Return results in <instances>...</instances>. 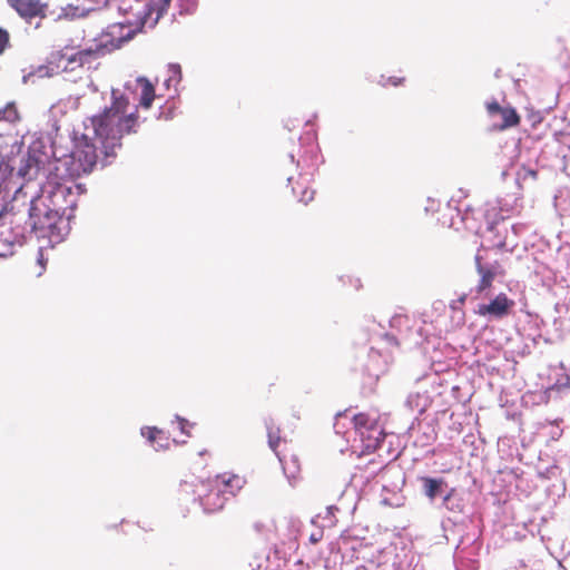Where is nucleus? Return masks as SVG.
Returning <instances> with one entry per match:
<instances>
[{
  "mask_svg": "<svg viewBox=\"0 0 570 570\" xmlns=\"http://www.w3.org/2000/svg\"><path fill=\"white\" fill-rule=\"evenodd\" d=\"M9 6L26 20L46 17L47 3L40 0H7Z\"/></svg>",
  "mask_w": 570,
  "mask_h": 570,
  "instance_id": "11",
  "label": "nucleus"
},
{
  "mask_svg": "<svg viewBox=\"0 0 570 570\" xmlns=\"http://www.w3.org/2000/svg\"><path fill=\"white\" fill-rule=\"evenodd\" d=\"M134 31H129L126 37H121L118 42H121V40L131 38Z\"/></svg>",
  "mask_w": 570,
  "mask_h": 570,
  "instance_id": "25",
  "label": "nucleus"
},
{
  "mask_svg": "<svg viewBox=\"0 0 570 570\" xmlns=\"http://www.w3.org/2000/svg\"><path fill=\"white\" fill-rule=\"evenodd\" d=\"M0 255H3L2 253H0Z\"/></svg>",
  "mask_w": 570,
  "mask_h": 570,
  "instance_id": "27",
  "label": "nucleus"
},
{
  "mask_svg": "<svg viewBox=\"0 0 570 570\" xmlns=\"http://www.w3.org/2000/svg\"><path fill=\"white\" fill-rule=\"evenodd\" d=\"M293 193L298 197L299 202L305 205L313 200L315 190L311 187L306 186L303 183L297 181L296 185L292 187Z\"/></svg>",
  "mask_w": 570,
  "mask_h": 570,
  "instance_id": "17",
  "label": "nucleus"
},
{
  "mask_svg": "<svg viewBox=\"0 0 570 570\" xmlns=\"http://www.w3.org/2000/svg\"><path fill=\"white\" fill-rule=\"evenodd\" d=\"M102 51L104 47L83 49L77 52H69V50L56 51L51 53L49 63L61 71H73L77 67L90 63Z\"/></svg>",
  "mask_w": 570,
  "mask_h": 570,
  "instance_id": "5",
  "label": "nucleus"
},
{
  "mask_svg": "<svg viewBox=\"0 0 570 570\" xmlns=\"http://www.w3.org/2000/svg\"><path fill=\"white\" fill-rule=\"evenodd\" d=\"M485 108L490 117L501 116L502 122L497 126L498 130L502 131L520 125L521 117L513 107H502L498 101H491L485 105Z\"/></svg>",
  "mask_w": 570,
  "mask_h": 570,
  "instance_id": "10",
  "label": "nucleus"
},
{
  "mask_svg": "<svg viewBox=\"0 0 570 570\" xmlns=\"http://www.w3.org/2000/svg\"><path fill=\"white\" fill-rule=\"evenodd\" d=\"M525 174H527V176H529V177H531L533 179H537V177H538V171L534 170V169H530L529 168V169L525 170Z\"/></svg>",
  "mask_w": 570,
  "mask_h": 570,
  "instance_id": "23",
  "label": "nucleus"
},
{
  "mask_svg": "<svg viewBox=\"0 0 570 570\" xmlns=\"http://www.w3.org/2000/svg\"><path fill=\"white\" fill-rule=\"evenodd\" d=\"M223 493L235 495L245 484V479L238 474L224 472L212 479Z\"/></svg>",
  "mask_w": 570,
  "mask_h": 570,
  "instance_id": "12",
  "label": "nucleus"
},
{
  "mask_svg": "<svg viewBox=\"0 0 570 570\" xmlns=\"http://www.w3.org/2000/svg\"><path fill=\"white\" fill-rule=\"evenodd\" d=\"M514 301L509 298L507 294H498L489 304H481L478 307V314L481 316H492L495 318H502L507 316L512 307Z\"/></svg>",
  "mask_w": 570,
  "mask_h": 570,
  "instance_id": "9",
  "label": "nucleus"
},
{
  "mask_svg": "<svg viewBox=\"0 0 570 570\" xmlns=\"http://www.w3.org/2000/svg\"><path fill=\"white\" fill-rule=\"evenodd\" d=\"M97 147L86 135L76 138L69 160L66 163L68 176L71 179L89 175L98 164Z\"/></svg>",
  "mask_w": 570,
  "mask_h": 570,
  "instance_id": "3",
  "label": "nucleus"
},
{
  "mask_svg": "<svg viewBox=\"0 0 570 570\" xmlns=\"http://www.w3.org/2000/svg\"><path fill=\"white\" fill-rule=\"evenodd\" d=\"M383 439L384 432L380 428V425L377 426V430L375 432H366L365 436L361 438V440L364 442V449L367 452H373L377 448H380L381 443L383 442Z\"/></svg>",
  "mask_w": 570,
  "mask_h": 570,
  "instance_id": "15",
  "label": "nucleus"
},
{
  "mask_svg": "<svg viewBox=\"0 0 570 570\" xmlns=\"http://www.w3.org/2000/svg\"><path fill=\"white\" fill-rule=\"evenodd\" d=\"M266 429H267V438H268V445L272 449V451L277 455L279 461L283 460L282 458V451L279 450V446L282 444H285V440L281 436V429L275 425V423L271 420L266 422Z\"/></svg>",
  "mask_w": 570,
  "mask_h": 570,
  "instance_id": "14",
  "label": "nucleus"
},
{
  "mask_svg": "<svg viewBox=\"0 0 570 570\" xmlns=\"http://www.w3.org/2000/svg\"><path fill=\"white\" fill-rule=\"evenodd\" d=\"M136 85L140 88L138 104H135L134 97L126 91L112 89L109 106L89 118L106 158L116 156L126 136L138 132L140 127L138 108L149 109L156 99L155 87L147 78L138 77Z\"/></svg>",
  "mask_w": 570,
  "mask_h": 570,
  "instance_id": "1",
  "label": "nucleus"
},
{
  "mask_svg": "<svg viewBox=\"0 0 570 570\" xmlns=\"http://www.w3.org/2000/svg\"><path fill=\"white\" fill-rule=\"evenodd\" d=\"M10 36L9 32L0 27V55L9 47Z\"/></svg>",
  "mask_w": 570,
  "mask_h": 570,
  "instance_id": "21",
  "label": "nucleus"
},
{
  "mask_svg": "<svg viewBox=\"0 0 570 570\" xmlns=\"http://www.w3.org/2000/svg\"><path fill=\"white\" fill-rule=\"evenodd\" d=\"M61 219L62 216L46 202L45 197L38 195L31 200L29 220L33 230L52 232Z\"/></svg>",
  "mask_w": 570,
  "mask_h": 570,
  "instance_id": "4",
  "label": "nucleus"
},
{
  "mask_svg": "<svg viewBox=\"0 0 570 570\" xmlns=\"http://www.w3.org/2000/svg\"><path fill=\"white\" fill-rule=\"evenodd\" d=\"M354 428L360 438H364L366 432H375L377 430V420L367 413H358L353 419Z\"/></svg>",
  "mask_w": 570,
  "mask_h": 570,
  "instance_id": "13",
  "label": "nucleus"
},
{
  "mask_svg": "<svg viewBox=\"0 0 570 570\" xmlns=\"http://www.w3.org/2000/svg\"><path fill=\"white\" fill-rule=\"evenodd\" d=\"M38 171V161L33 157L23 159L22 165L19 167L18 174L22 178L32 179Z\"/></svg>",
  "mask_w": 570,
  "mask_h": 570,
  "instance_id": "16",
  "label": "nucleus"
},
{
  "mask_svg": "<svg viewBox=\"0 0 570 570\" xmlns=\"http://www.w3.org/2000/svg\"><path fill=\"white\" fill-rule=\"evenodd\" d=\"M382 79H383V81H382L383 86H393V87L401 86L405 81L404 77H396V76H390L387 78H384V76H382Z\"/></svg>",
  "mask_w": 570,
  "mask_h": 570,
  "instance_id": "20",
  "label": "nucleus"
},
{
  "mask_svg": "<svg viewBox=\"0 0 570 570\" xmlns=\"http://www.w3.org/2000/svg\"><path fill=\"white\" fill-rule=\"evenodd\" d=\"M422 481L424 483L425 495L433 500L439 494L443 480L425 476L422 478Z\"/></svg>",
  "mask_w": 570,
  "mask_h": 570,
  "instance_id": "18",
  "label": "nucleus"
},
{
  "mask_svg": "<svg viewBox=\"0 0 570 570\" xmlns=\"http://www.w3.org/2000/svg\"><path fill=\"white\" fill-rule=\"evenodd\" d=\"M170 2L171 0H150L142 12H138L135 19H128L127 22L135 24L137 28H142L149 20H151V24H155L167 11Z\"/></svg>",
  "mask_w": 570,
  "mask_h": 570,
  "instance_id": "8",
  "label": "nucleus"
},
{
  "mask_svg": "<svg viewBox=\"0 0 570 570\" xmlns=\"http://www.w3.org/2000/svg\"><path fill=\"white\" fill-rule=\"evenodd\" d=\"M120 10H124V11L128 14V17H127V18H126V20H125V23H126V24H128L129 27H135L136 29H138L135 24H129V23L127 22V20H128V19H135V18H136V14H137L139 11H137L136 13L131 12V11H132V8H131V7L129 8V10L124 9V7H120Z\"/></svg>",
  "mask_w": 570,
  "mask_h": 570,
  "instance_id": "22",
  "label": "nucleus"
},
{
  "mask_svg": "<svg viewBox=\"0 0 570 570\" xmlns=\"http://www.w3.org/2000/svg\"><path fill=\"white\" fill-rule=\"evenodd\" d=\"M326 510H327V513H328L330 515L334 517L335 512H336V511H338V508H337V507H335V505H330V507H327V509H326Z\"/></svg>",
  "mask_w": 570,
  "mask_h": 570,
  "instance_id": "24",
  "label": "nucleus"
},
{
  "mask_svg": "<svg viewBox=\"0 0 570 570\" xmlns=\"http://www.w3.org/2000/svg\"><path fill=\"white\" fill-rule=\"evenodd\" d=\"M493 227H494V224H491V225L489 226V229H491V230H492V229H493Z\"/></svg>",
  "mask_w": 570,
  "mask_h": 570,
  "instance_id": "26",
  "label": "nucleus"
},
{
  "mask_svg": "<svg viewBox=\"0 0 570 570\" xmlns=\"http://www.w3.org/2000/svg\"><path fill=\"white\" fill-rule=\"evenodd\" d=\"M198 498L204 511L207 513L220 511L227 500L223 490L219 489L213 480H208L207 483L202 484V489L198 491Z\"/></svg>",
  "mask_w": 570,
  "mask_h": 570,
  "instance_id": "6",
  "label": "nucleus"
},
{
  "mask_svg": "<svg viewBox=\"0 0 570 570\" xmlns=\"http://www.w3.org/2000/svg\"><path fill=\"white\" fill-rule=\"evenodd\" d=\"M141 434L147 438V440L154 444L158 438L163 434V431L158 430L157 428H145L141 430Z\"/></svg>",
  "mask_w": 570,
  "mask_h": 570,
  "instance_id": "19",
  "label": "nucleus"
},
{
  "mask_svg": "<svg viewBox=\"0 0 570 570\" xmlns=\"http://www.w3.org/2000/svg\"><path fill=\"white\" fill-rule=\"evenodd\" d=\"M475 269L480 275V281L476 285V292L483 293L484 291L491 288L492 283L497 276H503L505 274L502 265L499 262H494L493 264L485 265L483 264V257L478 252L475 257Z\"/></svg>",
  "mask_w": 570,
  "mask_h": 570,
  "instance_id": "7",
  "label": "nucleus"
},
{
  "mask_svg": "<svg viewBox=\"0 0 570 570\" xmlns=\"http://www.w3.org/2000/svg\"><path fill=\"white\" fill-rule=\"evenodd\" d=\"M76 188L78 194H82V185L71 181L69 185L67 181H53L48 180L40 193V197H45L46 202L57 210L60 216H70L77 208V196L72 189Z\"/></svg>",
  "mask_w": 570,
  "mask_h": 570,
  "instance_id": "2",
  "label": "nucleus"
}]
</instances>
